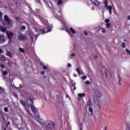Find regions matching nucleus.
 Masks as SVG:
<instances>
[{"mask_svg":"<svg viewBox=\"0 0 130 130\" xmlns=\"http://www.w3.org/2000/svg\"><path fill=\"white\" fill-rule=\"evenodd\" d=\"M105 8L106 10H108V11H110L112 10V6H108V0H105L104 2Z\"/></svg>","mask_w":130,"mask_h":130,"instance_id":"obj_7","label":"nucleus"},{"mask_svg":"<svg viewBox=\"0 0 130 130\" xmlns=\"http://www.w3.org/2000/svg\"><path fill=\"white\" fill-rule=\"evenodd\" d=\"M109 13L110 15H112V10H109Z\"/></svg>","mask_w":130,"mask_h":130,"instance_id":"obj_44","label":"nucleus"},{"mask_svg":"<svg viewBox=\"0 0 130 130\" xmlns=\"http://www.w3.org/2000/svg\"><path fill=\"white\" fill-rule=\"evenodd\" d=\"M19 50L21 53H25V49H23V48H19Z\"/></svg>","mask_w":130,"mask_h":130,"instance_id":"obj_18","label":"nucleus"},{"mask_svg":"<svg viewBox=\"0 0 130 130\" xmlns=\"http://www.w3.org/2000/svg\"><path fill=\"white\" fill-rule=\"evenodd\" d=\"M106 26H107V28H110L111 27V23H109L106 24Z\"/></svg>","mask_w":130,"mask_h":130,"instance_id":"obj_29","label":"nucleus"},{"mask_svg":"<svg viewBox=\"0 0 130 130\" xmlns=\"http://www.w3.org/2000/svg\"><path fill=\"white\" fill-rule=\"evenodd\" d=\"M1 31L2 32H6V31H7V29H6V28H5V27H1Z\"/></svg>","mask_w":130,"mask_h":130,"instance_id":"obj_28","label":"nucleus"},{"mask_svg":"<svg viewBox=\"0 0 130 130\" xmlns=\"http://www.w3.org/2000/svg\"><path fill=\"white\" fill-rule=\"evenodd\" d=\"M71 56H76V54L75 53H72L71 54Z\"/></svg>","mask_w":130,"mask_h":130,"instance_id":"obj_51","label":"nucleus"},{"mask_svg":"<svg viewBox=\"0 0 130 130\" xmlns=\"http://www.w3.org/2000/svg\"><path fill=\"white\" fill-rule=\"evenodd\" d=\"M15 20H16V21H17L18 22V23H20L21 22V20L20 19V18L18 17H16L15 18Z\"/></svg>","mask_w":130,"mask_h":130,"instance_id":"obj_23","label":"nucleus"},{"mask_svg":"<svg viewBox=\"0 0 130 130\" xmlns=\"http://www.w3.org/2000/svg\"><path fill=\"white\" fill-rule=\"evenodd\" d=\"M78 96L80 98H82V97H85V96H86V93H78Z\"/></svg>","mask_w":130,"mask_h":130,"instance_id":"obj_15","label":"nucleus"},{"mask_svg":"<svg viewBox=\"0 0 130 130\" xmlns=\"http://www.w3.org/2000/svg\"><path fill=\"white\" fill-rule=\"evenodd\" d=\"M43 70H47V67H46L45 65H43Z\"/></svg>","mask_w":130,"mask_h":130,"instance_id":"obj_39","label":"nucleus"},{"mask_svg":"<svg viewBox=\"0 0 130 130\" xmlns=\"http://www.w3.org/2000/svg\"><path fill=\"white\" fill-rule=\"evenodd\" d=\"M126 130H130V125H128L126 128Z\"/></svg>","mask_w":130,"mask_h":130,"instance_id":"obj_42","label":"nucleus"},{"mask_svg":"<svg viewBox=\"0 0 130 130\" xmlns=\"http://www.w3.org/2000/svg\"><path fill=\"white\" fill-rule=\"evenodd\" d=\"M71 89L72 90H74V91H76V85H75V84L73 85H72Z\"/></svg>","mask_w":130,"mask_h":130,"instance_id":"obj_25","label":"nucleus"},{"mask_svg":"<svg viewBox=\"0 0 130 130\" xmlns=\"http://www.w3.org/2000/svg\"><path fill=\"white\" fill-rule=\"evenodd\" d=\"M124 41H126V40H124Z\"/></svg>","mask_w":130,"mask_h":130,"instance_id":"obj_64","label":"nucleus"},{"mask_svg":"<svg viewBox=\"0 0 130 130\" xmlns=\"http://www.w3.org/2000/svg\"><path fill=\"white\" fill-rule=\"evenodd\" d=\"M110 22V20H109V18L105 20V23H106L107 24L109 23Z\"/></svg>","mask_w":130,"mask_h":130,"instance_id":"obj_27","label":"nucleus"},{"mask_svg":"<svg viewBox=\"0 0 130 130\" xmlns=\"http://www.w3.org/2000/svg\"><path fill=\"white\" fill-rule=\"evenodd\" d=\"M0 91H1V92H5V89L0 86Z\"/></svg>","mask_w":130,"mask_h":130,"instance_id":"obj_38","label":"nucleus"},{"mask_svg":"<svg viewBox=\"0 0 130 130\" xmlns=\"http://www.w3.org/2000/svg\"><path fill=\"white\" fill-rule=\"evenodd\" d=\"M40 64L41 66H44V63H43V62H41Z\"/></svg>","mask_w":130,"mask_h":130,"instance_id":"obj_55","label":"nucleus"},{"mask_svg":"<svg viewBox=\"0 0 130 130\" xmlns=\"http://www.w3.org/2000/svg\"><path fill=\"white\" fill-rule=\"evenodd\" d=\"M84 34L85 35V36H87V35H88V32H87V31L86 30L84 31Z\"/></svg>","mask_w":130,"mask_h":130,"instance_id":"obj_41","label":"nucleus"},{"mask_svg":"<svg viewBox=\"0 0 130 130\" xmlns=\"http://www.w3.org/2000/svg\"><path fill=\"white\" fill-rule=\"evenodd\" d=\"M63 2L62 0H58L57 1V5L58 6H60L61 4H62Z\"/></svg>","mask_w":130,"mask_h":130,"instance_id":"obj_22","label":"nucleus"},{"mask_svg":"<svg viewBox=\"0 0 130 130\" xmlns=\"http://www.w3.org/2000/svg\"><path fill=\"white\" fill-rule=\"evenodd\" d=\"M14 32L11 31H6V36L9 40H11V39L14 37Z\"/></svg>","mask_w":130,"mask_h":130,"instance_id":"obj_5","label":"nucleus"},{"mask_svg":"<svg viewBox=\"0 0 130 130\" xmlns=\"http://www.w3.org/2000/svg\"><path fill=\"white\" fill-rule=\"evenodd\" d=\"M18 39L20 40V41H26V40H28V38L26 37V36L21 34L18 36Z\"/></svg>","mask_w":130,"mask_h":130,"instance_id":"obj_8","label":"nucleus"},{"mask_svg":"<svg viewBox=\"0 0 130 130\" xmlns=\"http://www.w3.org/2000/svg\"><path fill=\"white\" fill-rule=\"evenodd\" d=\"M127 20H130V15H129L127 17Z\"/></svg>","mask_w":130,"mask_h":130,"instance_id":"obj_56","label":"nucleus"},{"mask_svg":"<svg viewBox=\"0 0 130 130\" xmlns=\"http://www.w3.org/2000/svg\"><path fill=\"white\" fill-rule=\"evenodd\" d=\"M26 103L28 106H32V105H34V102L30 96L27 98Z\"/></svg>","mask_w":130,"mask_h":130,"instance_id":"obj_4","label":"nucleus"},{"mask_svg":"<svg viewBox=\"0 0 130 130\" xmlns=\"http://www.w3.org/2000/svg\"><path fill=\"white\" fill-rule=\"evenodd\" d=\"M85 84L86 85H90V81L87 80L86 81H85Z\"/></svg>","mask_w":130,"mask_h":130,"instance_id":"obj_36","label":"nucleus"},{"mask_svg":"<svg viewBox=\"0 0 130 130\" xmlns=\"http://www.w3.org/2000/svg\"><path fill=\"white\" fill-rule=\"evenodd\" d=\"M118 80H119V85H121V78L120 77H118Z\"/></svg>","mask_w":130,"mask_h":130,"instance_id":"obj_34","label":"nucleus"},{"mask_svg":"<svg viewBox=\"0 0 130 130\" xmlns=\"http://www.w3.org/2000/svg\"><path fill=\"white\" fill-rule=\"evenodd\" d=\"M11 124V121H8L7 124H6V127H8L9 126V125H10Z\"/></svg>","mask_w":130,"mask_h":130,"instance_id":"obj_35","label":"nucleus"},{"mask_svg":"<svg viewBox=\"0 0 130 130\" xmlns=\"http://www.w3.org/2000/svg\"><path fill=\"white\" fill-rule=\"evenodd\" d=\"M3 19V13L0 11V21Z\"/></svg>","mask_w":130,"mask_h":130,"instance_id":"obj_32","label":"nucleus"},{"mask_svg":"<svg viewBox=\"0 0 130 130\" xmlns=\"http://www.w3.org/2000/svg\"><path fill=\"white\" fill-rule=\"evenodd\" d=\"M0 53H4V50L2 48H0Z\"/></svg>","mask_w":130,"mask_h":130,"instance_id":"obj_45","label":"nucleus"},{"mask_svg":"<svg viewBox=\"0 0 130 130\" xmlns=\"http://www.w3.org/2000/svg\"><path fill=\"white\" fill-rule=\"evenodd\" d=\"M121 46L123 48H125L126 47V44L124 42H122Z\"/></svg>","mask_w":130,"mask_h":130,"instance_id":"obj_21","label":"nucleus"},{"mask_svg":"<svg viewBox=\"0 0 130 130\" xmlns=\"http://www.w3.org/2000/svg\"><path fill=\"white\" fill-rule=\"evenodd\" d=\"M102 33H106V31L105 30V29H103L102 30Z\"/></svg>","mask_w":130,"mask_h":130,"instance_id":"obj_52","label":"nucleus"},{"mask_svg":"<svg viewBox=\"0 0 130 130\" xmlns=\"http://www.w3.org/2000/svg\"><path fill=\"white\" fill-rule=\"evenodd\" d=\"M4 19L6 22H7V24L8 25V26H13V25H14V20L9 18V16L8 15H5L4 16Z\"/></svg>","mask_w":130,"mask_h":130,"instance_id":"obj_2","label":"nucleus"},{"mask_svg":"<svg viewBox=\"0 0 130 130\" xmlns=\"http://www.w3.org/2000/svg\"><path fill=\"white\" fill-rule=\"evenodd\" d=\"M88 111H89V112H90L91 115H93V108H92V107H89Z\"/></svg>","mask_w":130,"mask_h":130,"instance_id":"obj_17","label":"nucleus"},{"mask_svg":"<svg viewBox=\"0 0 130 130\" xmlns=\"http://www.w3.org/2000/svg\"><path fill=\"white\" fill-rule=\"evenodd\" d=\"M125 51L126 52V53H127V54H129V55L130 56V50L128 49H127L125 50Z\"/></svg>","mask_w":130,"mask_h":130,"instance_id":"obj_30","label":"nucleus"},{"mask_svg":"<svg viewBox=\"0 0 130 130\" xmlns=\"http://www.w3.org/2000/svg\"><path fill=\"white\" fill-rule=\"evenodd\" d=\"M107 127H105V130H107Z\"/></svg>","mask_w":130,"mask_h":130,"instance_id":"obj_61","label":"nucleus"},{"mask_svg":"<svg viewBox=\"0 0 130 130\" xmlns=\"http://www.w3.org/2000/svg\"><path fill=\"white\" fill-rule=\"evenodd\" d=\"M76 72H77V73H78V74H79V75H82V72H80L79 68H77Z\"/></svg>","mask_w":130,"mask_h":130,"instance_id":"obj_24","label":"nucleus"},{"mask_svg":"<svg viewBox=\"0 0 130 130\" xmlns=\"http://www.w3.org/2000/svg\"><path fill=\"white\" fill-rule=\"evenodd\" d=\"M52 28L53 27L52 26L49 25V26H47V31H45V29H40V32H41L43 34H45V33H48V32H50Z\"/></svg>","mask_w":130,"mask_h":130,"instance_id":"obj_3","label":"nucleus"},{"mask_svg":"<svg viewBox=\"0 0 130 130\" xmlns=\"http://www.w3.org/2000/svg\"><path fill=\"white\" fill-rule=\"evenodd\" d=\"M46 126L48 128H54V123L52 121H48L46 124Z\"/></svg>","mask_w":130,"mask_h":130,"instance_id":"obj_6","label":"nucleus"},{"mask_svg":"<svg viewBox=\"0 0 130 130\" xmlns=\"http://www.w3.org/2000/svg\"><path fill=\"white\" fill-rule=\"evenodd\" d=\"M92 97L93 103H94V105L95 107H96V108H98L99 110H100V109H101L102 107V106L100 105V101H99V100L97 99V98L96 97V96H95V95H92Z\"/></svg>","mask_w":130,"mask_h":130,"instance_id":"obj_1","label":"nucleus"},{"mask_svg":"<svg viewBox=\"0 0 130 130\" xmlns=\"http://www.w3.org/2000/svg\"><path fill=\"white\" fill-rule=\"evenodd\" d=\"M2 59H3V60L4 61H5V60H6V57L3 56V57H2Z\"/></svg>","mask_w":130,"mask_h":130,"instance_id":"obj_50","label":"nucleus"},{"mask_svg":"<svg viewBox=\"0 0 130 130\" xmlns=\"http://www.w3.org/2000/svg\"><path fill=\"white\" fill-rule=\"evenodd\" d=\"M13 95H14V97H15L16 98H17V99H18V95H17V94L14 93Z\"/></svg>","mask_w":130,"mask_h":130,"instance_id":"obj_46","label":"nucleus"},{"mask_svg":"<svg viewBox=\"0 0 130 130\" xmlns=\"http://www.w3.org/2000/svg\"><path fill=\"white\" fill-rule=\"evenodd\" d=\"M93 56L94 57V58H97L98 57V56H97L96 54H93Z\"/></svg>","mask_w":130,"mask_h":130,"instance_id":"obj_40","label":"nucleus"},{"mask_svg":"<svg viewBox=\"0 0 130 130\" xmlns=\"http://www.w3.org/2000/svg\"><path fill=\"white\" fill-rule=\"evenodd\" d=\"M21 30L22 31H23V30H26V26L25 25H22L21 28H20Z\"/></svg>","mask_w":130,"mask_h":130,"instance_id":"obj_26","label":"nucleus"},{"mask_svg":"<svg viewBox=\"0 0 130 130\" xmlns=\"http://www.w3.org/2000/svg\"><path fill=\"white\" fill-rule=\"evenodd\" d=\"M1 67L2 69H4L5 68V65L4 64H1Z\"/></svg>","mask_w":130,"mask_h":130,"instance_id":"obj_47","label":"nucleus"},{"mask_svg":"<svg viewBox=\"0 0 130 130\" xmlns=\"http://www.w3.org/2000/svg\"><path fill=\"white\" fill-rule=\"evenodd\" d=\"M66 31H67V32L68 33V32H69L70 31H69V30L68 29H66Z\"/></svg>","mask_w":130,"mask_h":130,"instance_id":"obj_59","label":"nucleus"},{"mask_svg":"<svg viewBox=\"0 0 130 130\" xmlns=\"http://www.w3.org/2000/svg\"><path fill=\"white\" fill-rule=\"evenodd\" d=\"M69 97V95L66 94V98H68Z\"/></svg>","mask_w":130,"mask_h":130,"instance_id":"obj_60","label":"nucleus"},{"mask_svg":"<svg viewBox=\"0 0 130 130\" xmlns=\"http://www.w3.org/2000/svg\"><path fill=\"white\" fill-rule=\"evenodd\" d=\"M82 80H86L87 79V76H83L82 77Z\"/></svg>","mask_w":130,"mask_h":130,"instance_id":"obj_37","label":"nucleus"},{"mask_svg":"<svg viewBox=\"0 0 130 130\" xmlns=\"http://www.w3.org/2000/svg\"><path fill=\"white\" fill-rule=\"evenodd\" d=\"M31 107V110L34 112V113H35L36 112V108L35 107L34 105L30 106Z\"/></svg>","mask_w":130,"mask_h":130,"instance_id":"obj_14","label":"nucleus"},{"mask_svg":"<svg viewBox=\"0 0 130 130\" xmlns=\"http://www.w3.org/2000/svg\"><path fill=\"white\" fill-rule=\"evenodd\" d=\"M44 74H45V71L41 72V75H44Z\"/></svg>","mask_w":130,"mask_h":130,"instance_id":"obj_49","label":"nucleus"},{"mask_svg":"<svg viewBox=\"0 0 130 130\" xmlns=\"http://www.w3.org/2000/svg\"><path fill=\"white\" fill-rule=\"evenodd\" d=\"M73 76H74V77H77V74H75V73H74L73 74Z\"/></svg>","mask_w":130,"mask_h":130,"instance_id":"obj_54","label":"nucleus"},{"mask_svg":"<svg viewBox=\"0 0 130 130\" xmlns=\"http://www.w3.org/2000/svg\"><path fill=\"white\" fill-rule=\"evenodd\" d=\"M93 5L94 6H96V7H99L100 6V2L98 1V0H95L93 2Z\"/></svg>","mask_w":130,"mask_h":130,"instance_id":"obj_13","label":"nucleus"},{"mask_svg":"<svg viewBox=\"0 0 130 130\" xmlns=\"http://www.w3.org/2000/svg\"><path fill=\"white\" fill-rule=\"evenodd\" d=\"M32 34H33V35H35V36H39V35L38 34V30H37V28H36V27H34V32H32Z\"/></svg>","mask_w":130,"mask_h":130,"instance_id":"obj_11","label":"nucleus"},{"mask_svg":"<svg viewBox=\"0 0 130 130\" xmlns=\"http://www.w3.org/2000/svg\"><path fill=\"white\" fill-rule=\"evenodd\" d=\"M3 75L4 76H7L8 75V72L7 71H4L3 72Z\"/></svg>","mask_w":130,"mask_h":130,"instance_id":"obj_33","label":"nucleus"},{"mask_svg":"<svg viewBox=\"0 0 130 130\" xmlns=\"http://www.w3.org/2000/svg\"><path fill=\"white\" fill-rule=\"evenodd\" d=\"M91 10L92 11H94V10H95V8H94V7H91Z\"/></svg>","mask_w":130,"mask_h":130,"instance_id":"obj_53","label":"nucleus"},{"mask_svg":"<svg viewBox=\"0 0 130 130\" xmlns=\"http://www.w3.org/2000/svg\"><path fill=\"white\" fill-rule=\"evenodd\" d=\"M94 94L97 97L100 98L101 96V92L99 91L98 90H95L94 91Z\"/></svg>","mask_w":130,"mask_h":130,"instance_id":"obj_12","label":"nucleus"},{"mask_svg":"<svg viewBox=\"0 0 130 130\" xmlns=\"http://www.w3.org/2000/svg\"><path fill=\"white\" fill-rule=\"evenodd\" d=\"M68 68H72V64H71V63H69L68 64Z\"/></svg>","mask_w":130,"mask_h":130,"instance_id":"obj_43","label":"nucleus"},{"mask_svg":"<svg viewBox=\"0 0 130 130\" xmlns=\"http://www.w3.org/2000/svg\"><path fill=\"white\" fill-rule=\"evenodd\" d=\"M87 106H92V101L90 99L87 101Z\"/></svg>","mask_w":130,"mask_h":130,"instance_id":"obj_16","label":"nucleus"},{"mask_svg":"<svg viewBox=\"0 0 130 130\" xmlns=\"http://www.w3.org/2000/svg\"><path fill=\"white\" fill-rule=\"evenodd\" d=\"M44 78L45 79H46V76H44Z\"/></svg>","mask_w":130,"mask_h":130,"instance_id":"obj_63","label":"nucleus"},{"mask_svg":"<svg viewBox=\"0 0 130 130\" xmlns=\"http://www.w3.org/2000/svg\"><path fill=\"white\" fill-rule=\"evenodd\" d=\"M6 42V37L4 35H0V43H5Z\"/></svg>","mask_w":130,"mask_h":130,"instance_id":"obj_9","label":"nucleus"},{"mask_svg":"<svg viewBox=\"0 0 130 130\" xmlns=\"http://www.w3.org/2000/svg\"><path fill=\"white\" fill-rule=\"evenodd\" d=\"M70 30L71 31V32H72L73 34H76V30H75V29H74L73 27H70Z\"/></svg>","mask_w":130,"mask_h":130,"instance_id":"obj_19","label":"nucleus"},{"mask_svg":"<svg viewBox=\"0 0 130 130\" xmlns=\"http://www.w3.org/2000/svg\"><path fill=\"white\" fill-rule=\"evenodd\" d=\"M4 130H7V126H6Z\"/></svg>","mask_w":130,"mask_h":130,"instance_id":"obj_62","label":"nucleus"},{"mask_svg":"<svg viewBox=\"0 0 130 130\" xmlns=\"http://www.w3.org/2000/svg\"><path fill=\"white\" fill-rule=\"evenodd\" d=\"M70 36H71L72 38L74 37V36H73V35H72V34L70 35Z\"/></svg>","mask_w":130,"mask_h":130,"instance_id":"obj_58","label":"nucleus"},{"mask_svg":"<svg viewBox=\"0 0 130 130\" xmlns=\"http://www.w3.org/2000/svg\"><path fill=\"white\" fill-rule=\"evenodd\" d=\"M4 111H5L6 112H8L9 108H8V107H5L4 108Z\"/></svg>","mask_w":130,"mask_h":130,"instance_id":"obj_31","label":"nucleus"},{"mask_svg":"<svg viewBox=\"0 0 130 130\" xmlns=\"http://www.w3.org/2000/svg\"><path fill=\"white\" fill-rule=\"evenodd\" d=\"M107 69H105V75H106V77H107Z\"/></svg>","mask_w":130,"mask_h":130,"instance_id":"obj_48","label":"nucleus"},{"mask_svg":"<svg viewBox=\"0 0 130 130\" xmlns=\"http://www.w3.org/2000/svg\"><path fill=\"white\" fill-rule=\"evenodd\" d=\"M6 55L10 58H13V54H12V52L9 50H6Z\"/></svg>","mask_w":130,"mask_h":130,"instance_id":"obj_10","label":"nucleus"},{"mask_svg":"<svg viewBox=\"0 0 130 130\" xmlns=\"http://www.w3.org/2000/svg\"><path fill=\"white\" fill-rule=\"evenodd\" d=\"M68 34H69V35H71L72 34H71L70 31H68Z\"/></svg>","mask_w":130,"mask_h":130,"instance_id":"obj_57","label":"nucleus"},{"mask_svg":"<svg viewBox=\"0 0 130 130\" xmlns=\"http://www.w3.org/2000/svg\"><path fill=\"white\" fill-rule=\"evenodd\" d=\"M20 103L23 106H26V103H25V101H24L23 100H21L20 102Z\"/></svg>","mask_w":130,"mask_h":130,"instance_id":"obj_20","label":"nucleus"}]
</instances>
